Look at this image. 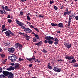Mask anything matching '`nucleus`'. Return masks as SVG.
I'll list each match as a JSON object with an SVG mask.
<instances>
[{
    "label": "nucleus",
    "instance_id": "obj_3",
    "mask_svg": "<svg viewBox=\"0 0 78 78\" xmlns=\"http://www.w3.org/2000/svg\"><path fill=\"white\" fill-rule=\"evenodd\" d=\"M71 14V11H69L68 8H66L65 10V12H63V16H66L67 15H69Z\"/></svg>",
    "mask_w": 78,
    "mask_h": 78
},
{
    "label": "nucleus",
    "instance_id": "obj_12",
    "mask_svg": "<svg viewBox=\"0 0 78 78\" xmlns=\"http://www.w3.org/2000/svg\"><path fill=\"white\" fill-rule=\"evenodd\" d=\"M15 50V49L14 48H9L8 49V51L9 52H10L11 53H12V52H14V51Z\"/></svg>",
    "mask_w": 78,
    "mask_h": 78
},
{
    "label": "nucleus",
    "instance_id": "obj_23",
    "mask_svg": "<svg viewBox=\"0 0 78 78\" xmlns=\"http://www.w3.org/2000/svg\"><path fill=\"white\" fill-rule=\"evenodd\" d=\"M76 62V60L75 59H73L72 60V62H70V63L73 64V63H75V62Z\"/></svg>",
    "mask_w": 78,
    "mask_h": 78
},
{
    "label": "nucleus",
    "instance_id": "obj_32",
    "mask_svg": "<svg viewBox=\"0 0 78 78\" xmlns=\"http://www.w3.org/2000/svg\"><path fill=\"white\" fill-rule=\"evenodd\" d=\"M24 59L23 58H19V61H24Z\"/></svg>",
    "mask_w": 78,
    "mask_h": 78
},
{
    "label": "nucleus",
    "instance_id": "obj_10",
    "mask_svg": "<svg viewBox=\"0 0 78 78\" xmlns=\"http://www.w3.org/2000/svg\"><path fill=\"white\" fill-rule=\"evenodd\" d=\"M16 21L17 24V25H18L19 26H21L23 25V23L19 21V20H18L17 19H16Z\"/></svg>",
    "mask_w": 78,
    "mask_h": 78
},
{
    "label": "nucleus",
    "instance_id": "obj_20",
    "mask_svg": "<svg viewBox=\"0 0 78 78\" xmlns=\"http://www.w3.org/2000/svg\"><path fill=\"white\" fill-rule=\"evenodd\" d=\"M9 7L8 6H5V11H11V10L9 9Z\"/></svg>",
    "mask_w": 78,
    "mask_h": 78
},
{
    "label": "nucleus",
    "instance_id": "obj_29",
    "mask_svg": "<svg viewBox=\"0 0 78 78\" xmlns=\"http://www.w3.org/2000/svg\"><path fill=\"white\" fill-rule=\"evenodd\" d=\"M27 20H31V19H30V17L29 15L27 16Z\"/></svg>",
    "mask_w": 78,
    "mask_h": 78
},
{
    "label": "nucleus",
    "instance_id": "obj_39",
    "mask_svg": "<svg viewBox=\"0 0 78 78\" xmlns=\"http://www.w3.org/2000/svg\"><path fill=\"white\" fill-rule=\"evenodd\" d=\"M8 59L10 60V61H11V59H12V57L11 56H9L8 57Z\"/></svg>",
    "mask_w": 78,
    "mask_h": 78
},
{
    "label": "nucleus",
    "instance_id": "obj_30",
    "mask_svg": "<svg viewBox=\"0 0 78 78\" xmlns=\"http://www.w3.org/2000/svg\"><path fill=\"white\" fill-rule=\"evenodd\" d=\"M33 41L34 42H37V40H36V38H33Z\"/></svg>",
    "mask_w": 78,
    "mask_h": 78
},
{
    "label": "nucleus",
    "instance_id": "obj_60",
    "mask_svg": "<svg viewBox=\"0 0 78 78\" xmlns=\"http://www.w3.org/2000/svg\"><path fill=\"white\" fill-rule=\"evenodd\" d=\"M2 70H3V69H1L0 68V73H1V72H2Z\"/></svg>",
    "mask_w": 78,
    "mask_h": 78
},
{
    "label": "nucleus",
    "instance_id": "obj_40",
    "mask_svg": "<svg viewBox=\"0 0 78 78\" xmlns=\"http://www.w3.org/2000/svg\"><path fill=\"white\" fill-rule=\"evenodd\" d=\"M23 12L22 11H20V14L21 15V16H23Z\"/></svg>",
    "mask_w": 78,
    "mask_h": 78
},
{
    "label": "nucleus",
    "instance_id": "obj_5",
    "mask_svg": "<svg viewBox=\"0 0 78 78\" xmlns=\"http://www.w3.org/2000/svg\"><path fill=\"white\" fill-rule=\"evenodd\" d=\"M74 17H73L72 16H70V15L69 16V20L68 22V27H69V26L70 25V23H71V20H72V19H73V18Z\"/></svg>",
    "mask_w": 78,
    "mask_h": 78
},
{
    "label": "nucleus",
    "instance_id": "obj_18",
    "mask_svg": "<svg viewBox=\"0 0 78 78\" xmlns=\"http://www.w3.org/2000/svg\"><path fill=\"white\" fill-rule=\"evenodd\" d=\"M9 72H6L5 71H3L2 72L3 74H4V75H5V76H8V74H9Z\"/></svg>",
    "mask_w": 78,
    "mask_h": 78
},
{
    "label": "nucleus",
    "instance_id": "obj_61",
    "mask_svg": "<svg viewBox=\"0 0 78 78\" xmlns=\"http://www.w3.org/2000/svg\"><path fill=\"white\" fill-rule=\"evenodd\" d=\"M27 24H30V23L29 22H28L27 21Z\"/></svg>",
    "mask_w": 78,
    "mask_h": 78
},
{
    "label": "nucleus",
    "instance_id": "obj_11",
    "mask_svg": "<svg viewBox=\"0 0 78 78\" xmlns=\"http://www.w3.org/2000/svg\"><path fill=\"white\" fill-rule=\"evenodd\" d=\"M24 31L26 32L27 33H30L32 32V30L30 29L29 28H26L25 29Z\"/></svg>",
    "mask_w": 78,
    "mask_h": 78
},
{
    "label": "nucleus",
    "instance_id": "obj_56",
    "mask_svg": "<svg viewBox=\"0 0 78 78\" xmlns=\"http://www.w3.org/2000/svg\"><path fill=\"white\" fill-rule=\"evenodd\" d=\"M34 36H35L36 37H38V35H37V34H34Z\"/></svg>",
    "mask_w": 78,
    "mask_h": 78
},
{
    "label": "nucleus",
    "instance_id": "obj_25",
    "mask_svg": "<svg viewBox=\"0 0 78 78\" xmlns=\"http://www.w3.org/2000/svg\"><path fill=\"white\" fill-rule=\"evenodd\" d=\"M51 25L52 27H56L57 26V24L56 23L55 24L53 23H51Z\"/></svg>",
    "mask_w": 78,
    "mask_h": 78
},
{
    "label": "nucleus",
    "instance_id": "obj_50",
    "mask_svg": "<svg viewBox=\"0 0 78 78\" xmlns=\"http://www.w3.org/2000/svg\"><path fill=\"white\" fill-rule=\"evenodd\" d=\"M10 65L12 66H15V64L13 63H12L10 64Z\"/></svg>",
    "mask_w": 78,
    "mask_h": 78
},
{
    "label": "nucleus",
    "instance_id": "obj_6",
    "mask_svg": "<svg viewBox=\"0 0 78 78\" xmlns=\"http://www.w3.org/2000/svg\"><path fill=\"white\" fill-rule=\"evenodd\" d=\"M26 59L27 60V61H29L30 62L32 61H34V60H35L36 59V56H33L32 58H26Z\"/></svg>",
    "mask_w": 78,
    "mask_h": 78
},
{
    "label": "nucleus",
    "instance_id": "obj_16",
    "mask_svg": "<svg viewBox=\"0 0 78 78\" xmlns=\"http://www.w3.org/2000/svg\"><path fill=\"white\" fill-rule=\"evenodd\" d=\"M16 59H17V57H13L12 58L11 61L12 62H14L16 61Z\"/></svg>",
    "mask_w": 78,
    "mask_h": 78
},
{
    "label": "nucleus",
    "instance_id": "obj_58",
    "mask_svg": "<svg viewBox=\"0 0 78 78\" xmlns=\"http://www.w3.org/2000/svg\"><path fill=\"white\" fill-rule=\"evenodd\" d=\"M36 38L37 39H39V37L38 36V37H36Z\"/></svg>",
    "mask_w": 78,
    "mask_h": 78
},
{
    "label": "nucleus",
    "instance_id": "obj_19",
    "mask_svg": "<svg viewBox=\"0 0 78 78\" xmlns=\"http://www.w3.org/2000/svg\"><path fill=\"white\" fill-rule=\"evenodd\" d=\"M4 44L5 46H6L7 47H9V46L10 45V43L9 41H7L5 42Z\"/></svg>",
    "mask_w": 78,
    "mask_h": 78
},
{
    "label": "nucleus",
    "instance_id": "obj_48",
    "mask_svg": "<svg viewBox=\"0 0 78 78\" xmlns=\"http://www.w3.org/2000/svg\"><path fill=\"white\" fill-rule=\"evenodd\" d=\"M32 66H33L32 64V63L30 64L29 65V67H31Z\"/></svg>",
    "mask_w": 78,
    "mask_h": 78
},
{
    "label": "nucleus",
    "instance_id": "obj_35",
    "mask_svg": "<svg viewBox=\"0 0 78 78\" xmlns=\"http://www.w3.org/2000/svg\"><path fill=\"white\" fill-rule=\"evenodd\" d=\"M74 67H78V64L76 63L74 64Z\"/></svg>",
    "mask_w": 78,
    "mask_h": 78
},
{
    "label": "nucleus",
    "instance_id": "obj_8",
    "mask_svg": "<svg viewBox=\"0 0 78 78\" xmlns=\"http://www.w3.org/2000/svg\"><path fill=\"white\" fill-rule=\"evenodd\" d=\"M64 45L67 48H69L71 47V44L69 43H67L66 42H64Z\"/></svg>",
    "mask_w": 78,
    "mask_h": 78
},
{
    "label": "nucleus",
    "instance_id": "obj_42",
    "mask_svg": "<svg viewBox=\"0 0 78 78\" xmlns=\"http://www.w3.org/2000/svg\"><path fill=\"white\" fill-rule=\"evenodd\" d=\"M54 9H55V10H57L58 9V8L57 7H56V6L55 5H54Z\"/></svg>",
    "mask_w": 78,
    "mask_h": 78
},
{
    "label": "nucleus",
    "instance_id": "obj_57",
    "mask_svg": "<svg viewBox=\"0 0 78 78\" xmlns=\"http://www.w3.org/2000/svg\"><path fill=\"white\" fill-rule=\"evenodd\" d=\"M11 16H10V15H8V16H7V18H10Z\"/></svg>",
    "mask_w": 78,
    "mask_h": 78
},
{
    "label": "nucleus",
    "instance_id": "obj_51",
    "mask_svg": "<svg viewBox=\"0 0 78 78\" xmlns=\"http://www.w3.org/2000/svg\"><path fill=\"white\" fill-rule=\"evenodd\" d=\"M48 41H47V40H44V42L45 44H47V42H48Z\"/></svg>",
    "mask_w": 78,
    "mask_h": 78
},
{
    "label": "nucleus",
    "instance_id": "obj_54",
    "mask_svg": "<svg viewBox=\"0 0 78 78\" xmlns=\"http://www.w3.org/2000/svg\"><path fill=\"white\" fill-rule=\"evenodd\" d=\"M11 56V57H12H12H16V55H15L13 54V55H12Z\"/></svg>",
    "mask_w": 78,
    "mask_h": 78
},
{
    "label": "nucleus",
    "instance_id": "obj_46",
    "mask_svg": "<svg viewBox=\"0 0 78 78\" xmlns=\"http://www.w3.org/2000/svg\"><path fill=\"white\" fill-rule=\"evenodd\" d=\"M75 19H76V20H78V16H77L75 17Z\"/></svg>",
    "mask_w": 78,
    "mask_h": 78
},
{
    "label": "nucleus",
    "instance_id": "obj_31",
    "mask_svg": "<svg viewBox=\"0 0 78 78\" xmlns=\"http://www.w3.org/2000/svg\"><path fill=\"white\" fill-rule=\"evenodd\" d=\"M7 20L9 23H11V22H12V20L11 19H8Z\"/></svg>",
    "mask_w": 78,
    "mask_h": 78
},
{
    "label": "nucleus",
    "instance_id": "obj_7",
    "mask_svg": "<svg viewBox=\"0 0 78 78\" xmlns=\"http://www.w3.org/2000/svg\"><path fill=\"white\" fill-rule=\"evenodd\" d=\"M11 30H8L5 32V33L8 37H9L11 36Z\"/></svg>",
    "mask_w": 78,
    "mask_h": 78
},
{
    "label": "nucleus",
    "instance_id": "obj_15",
    "mask_svg": "<svg viewBox=\"0 0 78 78\" xmlns=\"http://www.w3.org/2000/svg\"><path fill=\"white\" fill-rule=\"evenodd\" d=\"M8 78H13V74L11 72H9L8 74Z\"/></svg>",
    "mask_w": 78,
    "mask_h": 78
},
{
    "label": "nucleus",
    "instance_id": "obj_13",
    "mask_svg": "<svg viewBox=\"0 0 78 78\" xmlns=\"http://www.w3.org/2000/svg\"><path fill=\"white\" fill-rule=\"evenodd\" d=\"M6 14V12L5 10L1 9L0 10V14Z\"/></svg>",
    "mask_w": 78,
    "mask_h": 78
},
{
    "label": "nucleus",
    "instance_id": "obj_36",
    "mask_svg": "<svg viewBox=\"0 0 78 78\" xmlns=\"http://www.w3.org/2000/svg\"><path fill=\"white\" fill-rule=\"evenodd\" d=\"M8 30V29H6V28H5L4 29H3L2 31V33H3V31H6V30Z\"/></svg>",
    "mask_w": 78,
    "mask_h": 78
},
{
    "label": "nucleus",
    "instance_id": "obj_21",
    "mask_svg": "<svg viewBox=\"0 0 78 78\" xmlns=\"http://www.w3.org/2000/svg\"><path fill=\"white\" fill-rule=\"evenodd\" d=\"M42 41H41L37 43H36L35 45H37V46H39V45H42Z\"/></svg>",
    "mask_w": 78,
    "mask_h": 78
},
{
    "label": "nucleus",
    "instance_id": "obj_4",
    "mask_svg": "<svg viewBox=\"0 0 78 78\" xmlns=\"http://www.w3.org/2000/svg\"><path fill=\"white\" fill-rule=\"evenodd\" d=\"M15 47L16 49L18 50L22 48V45L18 43H16V44H15Z\"/></svg>",
    "mask_w": 78,
    "mask_h": 78
},
{
    "label": "nucleus",
    "instance_id": "obj_41",
    "mask_svg": "<svg viewBox=\"0 0 78 78\" xmlns=\"http://www.w3.org/2000/svg\"><path fill=\"white\" fill-rule=\"evenodd\" d=\"M1 55L2 58H4L5 56V55L4 54H1Z\"/></svg>",
    "mask_w": 78,
    "mask_h": 78
},
{
    "label": "nucleus",
    "instance_id": "obj_17",
    "mask_svg": "<svg viewBox=\"0 0 78 78\" xmlns=\"http://www.w3.org/2000/svg\"><path fill=\"white\" fill-rule=\"evenodd\" d=\"M58 38H56L54 40L55 42H54V44H55V45H58Z\"/></svg>",
    "mask_w": 78,
    "mask_h": 78
},
{
    "label": "nucleus",
    "instance_id": "obj_43",
    "mask_svg": "<svg viewBox=\"0 0 78 78\" xmlns=\"http://www.w3.org/2000/svg\"><path fill=\"white\" fill-rule=\"evenodd\" d=\"M21 27L22 28H23V29L24 30V31H25V29H26V28H25V26H21Z\"/></svg>",
    "mask_w": 78,
    "mask_h": 78
},
{
    "label": "nucleus",
    "instance_id": "obj_49",
    "mask_svg": "<svg viewBox=\"0 0 78 78\" xmlns=\"http://www.w3.org/2000/svg\"><path fill=\"white\" fill-rule=\"evenodd\" d=\"M0 77L1 78V77H3V78H4V77H5V76H4V75L2 74V75H0Z\"/></svg>",
    "mask_w": 78,
    "mask_h": 78
},
{
    "label": "nucleus",
    "instance_id": "obj_28",
    "mask_svg": "<svg viewBox=\"0 0 78 78\" xmlns=\"http://www.w3.org/2000/svg\"><path fill=\"white\" fill-rule=\"evenodd\" d=\"M57 69H58V68L57 67L55 66L53 68V70L55 72L57 70Z\"/></svg>",
    "mask_w": 78,
    "mask_h": 78
},
{
    "label": "nucleus",
    "instance_id": "obj_9",
    "mask_svg": "<svg viewBox=\"0 0 78 78\" xmlns=\"http://www.w3.org/2000/svg\"><path fill=\"white\" fill-rule=\"evenodd\" d=\"M65 58L66 59H68V60H71V59H74V57L72 55H71L70 56H66Z\"/></svg>",
    "mask_w": 78,
    "mask_h": 78
},
{
    "label": "nucleus",
    "instance_id": "obj_63",
    "mask_svg": "<svg viewBox=\"0 0 78 78\" xmlns=\"http://www.w3.org/2000/svg\"><path fill=\"white\" fill-rule=\"evenodd\" d=\"M70 16H73V14H72L71 13L70 15Z\"/></svg>",
    "mask_w": 78,
    "mask_h": 78
},
{
    "label": "nucleus",
    "instance_id": "obj_22",
    "mask_svg": "<svg viewBox=\"0 0 78 78\" xmlns=\"http://www.w3.org/2000/svg\"><path fill=\"white\" fill-rule=\"evenodd\" d=\"M23 36L24 37H26V38H28V37H30L28 36V34H24Z\"/></svg>",
    "mask_w": 78,
    "mask_h": 78
},
{
    "label": "nucleus",
    "instance_id": "obj_44",
    "mask_svg": "<svg viewBox=\"0 0 78 78\" xmlns=\"http://www.w3.org/2000/svg\"><path fill=\"white\" fill-rule=\"evenodd\" d=\"M2 29H4V28H5V25H3L2 26Z\"/></svg>",
    "mask_w": 78,
    "mask_h": 78
},
{
    "label": "nucleus",
    "instance_id": "obj_2",
    "mask_svg": "<svg viewBox=\"0 0 78 78\" xmlns=\"http://www.w3.org/2000/svg\"><path fill=\"white\" fill-rule=\"evenodd\" d=\"M45 39H46V40H47V41H48V43L49 44H52L53 43V42L50 40L51 39V40H54L55 38H53V37L49 36L45 37Z\"/></svg>",
    "mask_w": 78,
    "mask_h": 78
},
{
    "label": "nucleus",
    "instance_id": "obj_52",
    "mask_svg": "<svg viewBox=\"0 0 78 78\" xmlns=\"http://www.w3.org/2000/svg\"><path fill=\"white\" fill-rule=\"evenodd\" d=\"M11 35H12V36H14V34L12 32H11Z\"/></svg>",
    "mask_w": 78,
    "mask_h": 78
},
{
    "label": "nucleus",
    "instance_id": "obj_26",
    "mask_svg": "<svg viewBox=\"0 0 78 78\" xmlns=\"http://www.w3.org/2000/svg\"><path fill=\"white\" fill-rule=\"evenodd\" d=\"M34 61H35V62H41V60L36 58H35V60H34Z\"/></svg>",
    "mask_w": 78,
    "mask_h": 78
},
{
    "label": "nucleus",
    "instance_id": "obj_24",
    "mask_svg": "<svg viewBox=\"0 0 78 78\" xmlns=\"http://www.w3.org/2000/svg\"><path fill=\"white\" fill-rule=\"evenodd\" d=\"M61 71V68H58V69H57L55 72L57 73H59V72H60Z\"/></svg>",
    "mask_w": 78,
    "mask_h": 78
},
{
    "label": "nucleus",
    "instance_id": "obj_59",
    "mask_svg": "<svg viewBox=\"0 0 78 78\" xmlns=\"http://www.w3.org/2000/svg\"><path fill=\"white\" fill-rule=\"evenodd\" d=\"M21 2H25L26 1V0H21Z\"/></svg>",
    "mask_w": 78,
    "mask_h": 78
},
{
    "label": "nucleus",
    "instance_id": "obj_33",
    "mask_svg": "<svg viewBox=\"0 0 78 78\" xmlns=\"http://www.w3.org/2000/svg\"><path fill=\"white\" fill-rule=\"evenodd\" d=\"M34 30H35L36 31H37V32H39V29H38L37 28L34 27Z\"/></svg>",
    "mask_w": 78,
    "mask_h": 78
},
{
    "label": "nucleus",
    "instance_id": "obj_47",
    "mask_svg": "<svg viewBox=\"0 0 78 78\" xmlns=\"http://www.w3.org/2000/svg\"><path fill=\"white\" fill-rule=\"evenodd\" d=\"M1 8L3 9V10H5V7H4V6H1Z\"/></svg>",
    "mask_w": 78,
    "mask_h": 78
},
{
    "label": "nucleus",
    "instance_id": "obj_1",
    "mask_svg": "<svg viewBox=\"0 0 78 78\" xmlns=\"http://www.w3.org/2000/svg\"><path fill=\"white\" fill-rule=\"evenodd\" d=\"M20 65L19 63H16L15 64L14 67H12V66H10L8 69H5L6 70L8 71H11V70H14V69H19L20 68Z\"/></svg>",
    "mask_w": 78,
    "mask_h": 78
},
{
    "label": "nucleus",
    "instance_id": "obj_62",
    "mask_svg": "<svg viewBox=\"0 0 78 78\" xmlns=\"http://www.w3.org/2000/svg\"><path fill=\"white\" fill-rule=\"evenodd\" d=\"M50 66V63H48V66Z\"/></svg>",
    "mask_w": 78,
    "mask_h": 78
},
{
    "label": "nucleus",
    "instance_id": "obj_45",
    "mask_svg": "<svg viewBox=\"0 0 78 78\" xmlns=\"http://www.w3.org/2000/svg\"><path fill=\"white\" fill-rule=\"evenodd\" d=\"M53 3H54V1L53 0L50 1V4H53Z\"/></svg>",
    "mask_w": 78,
    "mask_h": 78
},
{
    "label": "nucleus",
    "instance_id": "obj_53",
    "mask_svg": "<svg viewBox=\"0 0 78 78\" xmlns=\"http://www.w3.org/2000/svg\"><path fill=\"white\" fill-rule=\"evenodd\" d=\"M30 27H31V28H34V26H33V25H30Z\"/></svg>",
    "mask_w": 78,
    "mask_h": 78
},
{
    "label": "nucleus",
    "instance_id": "obj_14",
    "mask_svg": "<svg viewBox=\"0 0 78 78\" xmlns=\"http://www.w3.org/2000/svg\"><path fill=\"white\" fill-rule=\"evenodd\" d=\"M57 26L60 28H63V27H64V25H63V23H60L58 24L57 25Z\"/></svg>",
    "mask_w": 78,
    "mask_h": 78
},
{
    "label": "nucleus",
    "instance_id": "obj_38",
    "mask_svg": "<svg viewBox=\"0 0 78 78\" xmlns=\"http://www.w3.org/2000/svg\"><path fill=\"white\" fill-rule=\"evenodd\" d=\"M38 17L39 18H44V16H41V15H40L38 16Z\"/></svg>",
    "mask_w": 78,
    "mask_h": 78
},
{
    "label": "nucleus",
    "instance_id": "obj_27",
    "mask_svg": "<svg viewBox=\"0 0 78 78\" xmlns=\"http://www.w3.org/2000/svg\"><path fill=\"white\" fill-rule=\"evenodd\" d=\"M47 68L48 69L50 70H51V69H52V66H47Z\"/></svg>",
    "mask_w": 78,
    "mask_h": 78
},
{
    "label": "nucleus",
    "instance_id": "obj_34",
    "mask_svg": "<svg viewBox=\"0 0 78 78\" xmlns=\"http://www.w3.org/2000/svg\"><path fill=\"white\" fill-rule=\"evenodd\" d=\"M42 52H43V53H47V50L45 49H43L42 50Z\"/></svg>",
    "mask_w": 78,
    "mask_h": 78
},
{
    "label": "nucleus",
    "instance_id": "obj_55",
    "mask_svg": "<svg viewBox=\"0 0 78 78\" xmlns=\"http://www.w3.org/2000/svg\"><path fill=\"white\" fill-rule=\"evenodd\" d=\"M2 51H3V50L1 47H0V52H2Z\"/></svg>",
    "mask_w": 78,
    "mask_h": 78
},
{
    "label": "nucleus",
    "instance_id": "obj_64",
    "mask_svg": "<svg viewBox=\"0 0 78 78\" xmlns=\"http://www.w3.org/2000/svg\"><path fill=\"white\" fill-rule=\"evenodd\" d=\"M59 61H63V60L60 59Z\"/></svg>",
    "mask_w": 78,
    "mask_h": 78
},
{
    "label": "nucleus",
    "instance_id": "obj_37",
    "mask_svg": "<svg viewBox=\"0 0 78 78\" xmlns=\"http://www.w3.org/2000/svg\"><path fill=\"white\" fill-rule=\"evenodd\" d=\"M60 7L61 8H60V9H62V8H63V7H64V5H60Z\"/></svg>",
    "mask_w": 78,
    "mask_h": 78
}]
</instances>
